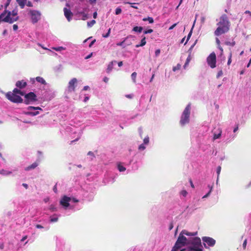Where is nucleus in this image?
Instances as JSON below:
<instances>
[{
	"mask_svg": "<svg viewBox=\"0 0 251 251\" xmlns=\"http://www.w3.org/2000/svg\"><path fill=\"white\" fill-rule=\"evenodd\" d=\"M181 232L172 251H182L188 250L191 246V240L198 237L186 238Z\"/></svg>",
	"mask_w": 251,
	"mask_h": 251,
	"instance_id": "1",
	"label": "nucleus"
},
{
	"mask_svg": "<svg viewBox=\"0 0 251 251\" xmlns=\"http://www.w3.org/2000/svg\"><path fill=\"white\" fill-rule=\"evenodd\" d=\"M217 25L218 26L214 32L216 36H220L229 30L230 22L226 14L221 16L219 19V22L217 23Z\"/></svg>",
	"mask_w": 251,
	"mask_h": 251,
	"instance_id": "2",
	"label": "nucleus"
},
{
	"mask_svg": "<svg viewBox=\"0 0 251 251\" xmlns=\"http://www.w3.org/2000/svg\"><path fill=\"white\" fill-rule=\"evenodd\" d=\"M78 200L73 197H70L67 196H64L60 200V205L63 209L66 210L68 209H72L73 206L71 204L73 203H76Z\"/></svg>",
	"mask_w": 251,
	"mask_h": 251,
	"instance_id": "3",
	"label": "nucleus"
},
{
	"mask_svg": "<svg viewBox=\"0 0 251 251\" xmlns=\"http://www.w3.org/2000/svg\"><path fill=\"white\" fill-rule=\"evenodd\" d=\"M191 110V105L189 103L185 107L180 117L179 124L181 126H184L189 123Z\"/></svg>",
	"mask_w": 251,
	"mask_h": 251,
	"instance_id": "4",
	"label": "nucleus"
},
{
	"mask_svg": "<svg viewBox=\"0 0 251 251\" xmlns=\"http://www.w3.org/2000/svg\"><path fill=\"white\" fill-rule=\"evenodd\" d=\"M77 82V79L75 78H72L69 82L68 87L65 92L67 98H69L72 93L75 92Z\"/></svg>",
	"mask_w": 251,
	"mask_h": 251,
	"instance_id": "5",
	"label": "nucleus"
},
{
	"mask_svg": "<svg viewBox=\"0 0 251 251\" xmlns=\"http://www.w3.org/2000/svg\"><path fill=\"white\" fill-rule=\"evenodd\" d=\"M6 97L8 100H9L15 103L22 102L23 101V99L21 98L20 96L15 94H14L11 92H8L6 94Z\"/></svg>",
	"mask_w": 251,
	"mask_h": 251,
	"instance_id": "6",
	"label": "nucleus"
},
{
	"mask_svg": "<svg viewBox=\"0 0 251 251\" xmlns=\"http://www.w3.org/2000/svg\"><path fill=\"white\" fill-rule=\"evenodd\" d=\"M203 245L205 248L208 249L209 247H213L216 243V241L213 238L204 236L202 237Z\"/></svg>",
	"mask_w": 251,
	"mask_h": 251,
	"instance_id": "7",
	"label": "nucleus"
},
{
	"mask_svg": "<svg viewBox=\"0 0 251 251\" xmlns=\"http://www.w3.org/2000/svg\"><path fill=\"white\" fill-rule=\"evenodd\" d=\"M29 14L32 22L33 23H37L41 19V14L39 11L30 10Z\"/></svg>",
	"mask_w": 251,
	"mask_h": 251,
	"instance_id": "8",
	"label": "nucleus"
},
{
	"mask_svg": "<svg viewBox=\"0 0 251 251\" xmlns=\"http://www.w3.org/2000/svg\"><path fill=\"white\" fill-rule=\"evenodd\" d=\"M207 62L211 68L216 67V56L214 52H212L207 57Z\"/></svg>",
	"mask_w": 251,
	"mask_h": 251,
	"instance_id": "9",
	"label": "nucleus"
},
{
	"mask_svg": "<svg viewBox=\"0 0 251 251\" xmlns=\"http://www.w3.org/2000/svg\"><path fill=\"white\" fill-rule=\"evenodd\" d=\"M27 111L25 113L26 115L34 116L39 114V111L37 110H42L39 107L29 106L27 108Z\"/></svg>",
	"mask_w": 251,
	"mask_h": 251,
	"instance_id": "10",
	"label": "nucleus"
},
{
	"mask_svg": "<svg viewBox=\"0 0 251 251\" xmlns=\"http://www.w3.org/2000/svg\"><path fill=\"white\" fill-rule=\"evenodd\" d=\"M25 102L26 104H28L30 102L34 101L36 100V96L33 92H30L27 94H26L25 96Z\"/></svg>",
	"mask_w": 251,
	"mask_h": 251,
	"instance_id": "11",
	"label": "nucleus"
},
{
	"mask_svg": "<svg viewBox=\"0 0 251 251\" xmlns=\"http://www.w3.org/2000/svg\"><path fill=\"white\" fill-rule=\"evenodd\" d=\"M149 136H146L143 140V143L141 144L138 147V150L140 151H143L145 150L147 146L149 143Z\"/></svg>",
	"mask_w": 251,
	"mask_h": 251,
	"instance_id": "12",
	"label": "nucleus"
},
{
	"mask_svg": "<svg viewBox=\"0 0 251 251\" xmlns=\"http://www.w3.org/2000/svg\"><path fill=\"white\" fill-rule=\"evenodd\" d=\"M71 131H73L74 134H77L76 138L72 141V142H75L78 141L80 138L81 137L82 134V130L81 129H75L72 128L71 129Z\"/></svg>",
	"mask_w": 251,
	"mask_h": 251,
	"instance_id": "13",
	"label": "nucleus"
},
{
	"mask_svg": "<svg viewBox=\"0 0 251 251\" xmlns=\"http://www.w3.org/2000/svg\"><path fill=\"white\" fill-rule=\"evenodd\" d=\"M63 10L65 17L67 18L68 22H70L73 16L72 12L70 9L67 8H64Z\"/></svg>",
	"mask_w": 251,
	"mask_h": 251,
	"instance_id": "14",
	"label": "nucleus"
},
{
	"mask_svg": "<svg viewBox=\"0 0 251 251\" xmlns=\"http://www.w3.org/2000/svg\"><path fill=\"white\" fill-rule=\"evenodd\" d=\"M222 130L220 128H219L217 130L214 131L213 140H215L220 138L222 135Z\"/></svg>",
	"mask_w": 251,
	"mask_h": 251,
	"instance_id": "15",
	"label": "nucleus"
},
{
	"mask_svg": "<svg viewBox=\"0 0 251 251\" xmlns=\"http://www.w3.org/2000/svg\"><path fill=\"white\" fill-rule=\"evenodd\" d=\"M39 165V162L36 161L33 163L31 165H29L28 166L25 167V170L26 171H29L31 170H33L35 169Z\"/></svg>",
	"mask_w": 251,
	"mask_h": 251,
	"instance_id": "16",
	"label": "nucleus"
},
{
	"mask_svg": "<svg viewBox=\"0 0 251 251\" xmlns=\"http://www.w3.org/2000/svg\"><path fill=\"white\" fill-rule=\"evenodd\" d=\"M35 79L39 83L44 84V85H47V83H46L45 80L41 76H37L35 78H31V81L33 83L35 81Z\"/></svg>",
	"mask_w": 251,
	"mask_h": 251,
	"instance_id": "17",
	"label": "nucleus"
},
{
	"mask_svg": "<svg viewBox=\"0 0 251 251\" xmlns=\"http://www.w3.org/2000/svg\"><path fill=\"white\" fill-rule=\"evenodd\" d=\"M116 61H112L109 63L106 70L107 73H110L112 71L113 68V66L116 64Z\"/></svg>",
	"mask_w": 251,
	"mask_h": 251,
	"instance_id": "18",
	"label": "nucleus"
},
{
	"mask_svg": "<svg viewBox=\"0 0 251 251\" xmlns=\"http://www.w3.org/2000/svg\"><path fill=\"white\" fill-rule=\"evenodd\" d=\"M13 171H9L8 170L1 169L0 170V175L4 176H8L12 174Z\"/></svg>",
	"mask_w": 251,
	"mask_h": 251,
	"instance_id": "19",
	"label": "nucleus"
},
{
	"mask_svg": "<svg viewBox=\"0 0 251 251\" xmlns=\"http://www.w3.org/2000/svg\"><path fill=\"white\" fill-rule=\"evenodd\" d=\"M16 85L17 87L23 88L26 86V83L24 80L18 81L16 83Z\"/></svg>",
	"mask_w": 251,
	"mask_h": 251,
	"instance_id": "20",
	"label": "nucleus"
},
{
	"mask_svg": "<svg viewBox=\"0 0 251 251\" xmlns=\"http://www.w3.org/2000/svg\"><path fill=\"white\" fill-rule=\"evenodd\" d=\"M181 232L184 235L191 236L190 237H194L196 235H197V232H189L185 230H183Z\"/></svg>",
	"mask_w": 251,
	"mask_h": 251,
	"instance_id": "21",
	"label": "nucleus"
},
{
	"mask_svg": "<svg viewBox=\"0 0 251 251\" xmlns=\"http://www.w3.org/2000/svg\"><path fill=\"white\" fill-rule=\"evenodd\" d=\"M59 215L55 214L53 215L50 216V223H55L57 222L58 220Z\"/></svg>",
	"mask_w": 251,
	"mask_h": 251,
	"instance_id": "22",
	"label": "nucleus"
},
{
	"mask_svg": "<svg viewBox=\"0 0 251 251\" xmlns=\"http://www.w3.org/2000/svg\"><path fill=\"white\" fill-rule=\"evenodd\" d=\"M117 168L118 170L121 172H123L126 170V168L123 165L122 163H118L117 164Z\"/></svg>",
	"mask_w": 251,
	"mask_h": 251,
	"instance_id": "23",
	"label": "nucleus"
},
{
	"mask_svg": "<svg viewBox=\"0 0 251 251\" xmlns=\"http://www.w3.org/2000/svg\"><path fill=\"white\" fill-rule=\"evenodd\" d=\"M146 44V37L144 36L142 39V40L141 41V43L140 44L136 45L135 47H136V48H139L140 47H143L144 45H145Z\"/></svg>",
	"mask_w": 251,
	"mask_h": 251,
	"instance_id": "24",
	"label": "nucleus"
},
{
	"mask_svg": "<svg viewBox=\"0 0 251 251\" xmlns=\"http://www.w3.org/2000/svg\"><path fill=\"white\" fill-rule=\"evenodd\" d=\"M17 1L21 8H24L26 0H17Z\"/></svg>",
	"mask_w": 251,
	"mask_h": 251,
	"instance_id": "25",
	"label": "nucleus"
},
{
	"mask_svg": "<svg viewBox=\"0 0 251 251\" xmlns=\"http://www.w3.org/2000/svg\"><path fill=\"white\" fill-rule=\"evenodd\" d=\"M127 38H125L124 41H123L122 42H119V43H117V46H121V47H125L126 46H128V45H130V43H128V44H125V42Z\"/></svg>",
	"mask_w": 251,
	"mask_h": 251,
	"instance_id": "26",
	"label": "nucleus"
},
{
	"mask_svg": "<svg viewBox=\"0 0 251 251\" xmlns=\"http://www.w3.org/2000/svg\"><path fill=\"white\" fill-rule=\"evenodd\" d=\"M49 209L51 212H55L57 210V208L56 205L54 204H51L49 207Z\"/></svg>",
	"mask_w": 251,
	"mask_h": 251,
	"instance_id": "27",
	"label": "nucleus"
},
{
	"mask_svg": "<svg viewBox=\"0 0 251 251\" xmlns=\"http://www.w3.org/2000/svg\"><path fill=\"white\" fill-rule=\"evenodd\" d=\"M13 93L15 94L16 95L20 94L21 96H24L25 95V93L21 91L20 90L17 88H15L13 90Z\"/></svg>",
	"mask_w": 251,
	"mask_h": 251,
	"instance_id": "28",
	"label": "nucleus"
},
{
	"mask_svg": "<svg viewBox=\"0 0 251 251\" xmlns=\"http://www.w3.org/2000/svg\"><path fill=\"white\" fill-rule=\"evenodd\" d=\"M87 158L89 159V160H92L95 157L94 153L92 151H89L87 153Z\"/></svg>",
	"mask_w": 251,
	"mask_h": 251,
	"instance_id": "29",
	"label": "nucleus"
},
{
	"mask_svg": "<svg viewBox=\"0 0 251 251\" xmlns=\"http://www.w3.org/2000/svg\"><path fill=\"white\" fill-rule=\"evenodd\" d=\"M52 49L57 51H60L62 50H66L65 47H52Z\"/></svg>",
	"mask_w": 251,
	"mask_h": 251,
	"instance_id": "30",
	"label": "nucleus"
},
{
	"mask_svg": "<svg viewBox=\"0 0 251 251\" xmlns=\"http://www.w3.org/2000/svg\"><path fill=\"white\" fill-rule=\"evenodd\" d=\"M143 30V27L141 26H135L133 28V31L141 33Z\"/></svg>",
	"mask_w": 251,
	"mask_h": 251,
	"instance_id": "31",
	"label": "nucleus"
},
{
	"mask_svg": "<svg viewBox=\"0 0 251 251\" xmlns=\"http://www.w3.org/2000/svg\"><path fill=\"white\" fill-rule=\"evenodd\" d=\"M79 13L82 15L81 19L82 20H86L88 18V14L84 12H80Z\"/></svg>",
	"mask_w": 251,
	"mask_h": 251,
	"instance_id": "32",
	"label": "nucleus"
},
{
	"mask_svg": "<svg viewBox=\"0 0 251 251\" xmlns=\"http://www.w3.org/2000/svg\"><path fill=\"white\" fill-rule=\"evenodd\" d=\"M143 21H149V23L150 24H152L153 23V19L151 17H148V18H143Z\"/></svg>",
	"mask_w": 251,
	"mask_h": 251,
	"instance_id": "33",
	"label": "nucleus"
},
{
	"mask_svg": "<svg viewBox=\"0 0 251 251\" xmlns=\"http://www.w3.org/2000/svg\"><path fill=\"white\" fill-rule=\"evenodd\" d=\"M136 75H137V73L136 72L132 73L131 75V77L132 79V81L134 83H135L136 82Z\"/></svg>",
	"mask_w": 251,
	"mask_h": 251,
	"instance_id": "34",
	"label": "nucleus"
},
{
	"mask_svg": "<svg viewBox=\"0 0 251 251\" xmlns=\"http://www.w3.org/2000/svg\"><path fill=\"white\" fill-rule=\"evenodd\" d=\"M96 23V21L94 20H93L90 22H87V25L88 27H92Z\"/></svg>",
	"mask_w": 251,
	"mask_h": 251,
	"instance_id": "35",
	"label": "nucleus"
},
{
	"mask_svg": "<svg viewBox=\"0 0 251 251\" xmlns=\"http://www.w3.org/2000/svg\"><path fill=\"white\" fill-rule=\"evenodd\" d=\"M221 171V166H218L217 168V169H216V172H217V175H218L217 179V183L218 182V181L219 176L220 175Z\"/></svg>",
	"mask_w": 251,
	"mask_h": 251,
	"instance_id": "36",
	"label": "nucleus"
},
{
	"mask_svg": "<svg viewBox=\"0 0 251 251\" xmlns=\"http://www.w3.org/2000/svg\"><path fill=\"white\" fill-rule=\"evenodd\" d=\"M187 194H188V193H187V192L185 190H182L180 192V195L183 196V197H186V196L187 195Z\"/></svg>",
	"mask_w": 251,
	"mask_h": 251,
	"instance_id": "37",
	"label": "nucleus"
},
{
	"mask_svg": "<svg viewBox=\"0 0 251 251\" xmlns=\"http://www.w3.org/2000/svg\"><path fill=\"white\" fill-rule=\"evenodd\" d=\"M110 32H111V28H109L108 29V30L107 32H106V34H103L102 35V37H104V38H107V37H108L109 36V35H110Z\"/></svg>",
	"mask_w": 251,
	"mask_h": 251,
	"instance_id": "38",
	"label": "nucleus"
},
{
	"mask_svg": "<svg viewBox=\"0 0 251 251\" xmlns=\"http://www.w3.org/2000/svg\"><path fill=\"white\" fill-rule=\"evenodd\" d=\"M207 188L209 189V191L208 192L211 193L213 188V183L212 184H209L207 185Z\"/></svg>",
	"mask_w": 251,
	"mask_h": 251,
	"instance_id": "39",
	"label": "nucleus"
},
{
	"mask_svg": "<svg viewBox=\"0 0 251 251\" xmlns=\"http://www.w3.org/2000/svg\"><path fill=\"white\" fill-rule=\"evenodd\" d=\"M181 67V65L180 64H177L176 66H175L173 68V71L175 72L176 70H178L180 69Z\"/></svg>",
	"mask_w": 251,
	"mask_h": 251,
	"instance_id": "40",
	"label": "nucleus"
},
{
	"mask_svg": "<svg viewBox=\"0 0 251 251\" xmlns=\"http://www.w3.org/2000/svg\"><path fill=\"white\" fill-rule=\"evenodd\" d=\"M122 12V9L120 7H117L115 10L116 15H119Z\"/></svg>",
	"mask_w": 251,
	"mask_h": 251,
	"instance_id": "41",
	"label": "nucleus"
},
{
	"mask_svg": "<svg viewBox=\"0 0 251 251\" xmlns=\"http://www.w3.org/2000/svg\"><path fill=\"white\" fill-rule=\"evenodd\" d=\"M197 43V40L195 41V42H194V43L191 46V47L190 48L188 51L189 52V53L191 54V51H192V49H193V48L194 47V46H195V45Z\"/></svg>",
	"mask_w": 251,
	"mask_h": 251,
	"instance_id": "42",
	"label": "nucleus"
},
{
	"mask_svg": "<svg viewBox=\"0 0 251 251\" xmlns=\"http://www.w3.org/2000/svg\"><path fill=\"white\" fill-rule=\"evenodd\" d=\"M192 28L191 29V31H190V32L189 33V34L187 36V38L186 42L185 43V45L187 43V42H188V41L189 40L190 38L191 37V36L192 35Z\"/></svg>",
	"mask_w": 251,
	"mask_h": 251,
	"instance_id": "43",
	"label": "nucleus"
},
{
	"mask_svg": "<svg viewBox=\"0 0 251 251\" xmlns=\"http://www.w3.org/2000/svg\"><path fill=\"white\" fill-rule=\"evenodd\" d=\"M223 75V73L222 70H220L218 71L217 75V78H219L220 76H221Z\"/></svg>",
	"mask_w": 251,
	"mask_h": 251,
	"instance_id": "44",
	"label": "nucleus"
},
{
	"mask_svg": "<svg viewBox=\"0 0 251 251\" xmlns=\"http://www.w3.org/2000/svg\"><path fill=\"white\" fill-rule=\"evenodd\" d=\"M160 53V49L156 50L155 51V57H158Z\"/></svg>",
	"mask_w": 251,
	"mask_h": 251,
	"instance_id": "45",
	"label": "nucleus"
},
{
	"mask_svg": "<svg viewBox=\"0 0 251 251\" xmlns=\"http://www.w3.org/2000/svg\"><path fill=\"white\" fill-rule=\"evenodd\" d=\"M152 32H153V30L151 29H150L148 30H145L144 31V34H148V33H151Z\"/></svg>",
	"mask_w": 251,
	"mask_h": 251,
	"instance_id": "46",
	"label": "nucleus"
},
{
	"mask_svg": "<svg viewBox=\"0 0 251 251\" xmlns=\"http://www.w3.org/2000/svg\"><path fill=\"white\" fill-rule=\"evenodd\" d=\"M231 53H230L229 54V58H228V61H227V65H229L230 64L231 62Z\"/></svg>",
	"mask_w": 251,
	"mask_h": 251,
	"instance_id": "47",
	"label": "nucleus"
},
{
	"mask_svg": "<svg viewBox=\"0 0 251 251\" xmlns=\"http://www.w3.org/2000/svg\"><path fill=\"white\" fill-rule=\"evenodd\" d=\"M247 239H245L243 242V248L245 249L246 247V246H247Z\"/></svg>",
	"mask_w": 251,
	"mask_h": 251,
	"instance_id": "48",
	"label": "nucleus"
},
{
	"mask_svg": "<svg viewBox=\"0 0 251 251\" xmlns=\"http://www.w3.org/2000/svg\"><path fill=\"white\" fill-rule=\"evenodd\" d=\"M235 137V135H232L231 136H229L228 138H227L226 140H232Z\"/></svg>",
	"mask_w": 251,
	"mask_h": 251,
	"instance_id": "49",
	"label": "nucleus"
},
{
	"mask_svg": "<svg viewBox=\"0 0 251 251\" xmlns=\"http://www.w3.org/2000/svg\"><path fill=\"white\" fill-rule=\"evenodd\" d=\"M103 81L105 83H107L108 81H109V78L105 76L103 78Z\"/></svg>",
	"mask_w": 251,
	"mask_h": 251,
	"instance_id": "50",
	"label": "nucleus"
},
{
	"mask_svg": "<svg viewBox=\"0 0 251 251\" xmlns=\"http://www.w3.org/2000/svg\"><path fill=\"white\" fill-rule=\"evenodd\" d=\"M211 193H209V192H207V193L204 196H203L202 198V199H205V198H207L208 197H209L210 196Z\"/></svg>",
	"mask_w": 251,
	"mask_h": 251,
	"instance_id": "51",
	"label": "nucleus"
},
{
	"mask_svg": "<svg viewBox=\"0 0 251 251\" xmlns=\"http://www.w3.org/2000/svg\"><path fill=\"white\" fill-rule=\"evenodd\" d=\"M238 130V126L236 125L235 127L233 129V132L235 133L236 131H237Z\"/></svg>",
	"mask_w": 251,
	"mask_h": 251,
	"instance_id": "52",
	"label": "nucleus"
},
{
	"mask_svg": "<svg viewBox=\"0 0 251 251\" xmlns=\"http://www.w3.org/2000/svg\"><path fill=\"white\" fill-rule=\"evenodd\" d=\"M177 24L176 23V24H174V25H173L171 26H170L169 28V30H172L173 29L176 25Z\"/></svg>",
	"mask_w": 251,
	"mask_h": 251,
	"instance_id": "53",
	"label": "nucleus"
},
{
	"mask_svg": "<svg viewBox=\"0 0 251 251\" xmlns=\"http://www.w3.org/2000/svg\"><path fill=\"white\" fill-rule=\"evenodd\" d=\"M35 226H36V228H40V229H42V228H44V227L40 225H36Z\"/></svg>",
	"mask_w": 251,
	"mask_h": 251,
	"instance_id": "54",
	"label": "nucleus"
},
{
	"mask_svg": "<svg viewBox=\"0 0 251 251\" xmlns=\"http://www.w3.org/2000/svg\"><path fill=\"white\" fill-rule=\"evenodd\" d=\"M27 238V236L25 235V236H24L22 238V239L21 240V242H23L24 241H25Z\"/></svg>",
	"mask_w": 251,
	"mask_h": 251,
	"instance_id": "55",
	"label": "nucleus"
},
{
	"mask_svg": "<svg viewBox=\"0 0 251 251\" xmlns=\"http://www.w3.org/2000/svg\"><path fill=\"white\" fill-rule=\"evenodd\" d=\"M26 5L29 7H32L33 6L32 3L30 1H28L26 3Z\"/></svg>",
	"mask_w": 251,
	"mask_h": 251,
	"instance_id": "56",
	"label": "nucleus"
},
{
	"mask_svg": "<svg viewBox=\"0 0 251 251\" xmlns=\"http://www.w3.org/2000/svg\"><path fill=\"white\" fill-rule=\"evenodd\" d=\"M189 63V62H188V61H186V62H185V64H184V65L183 66V67H184V69H186V67H187V66L188 65Z\"/></svg>",
	"mask_w": 251,
	"mask_h": 251,
	"instance_id": "57",
	"label": "nucleus"
},
{
	"mask_svg": "<svg viewBox=\"0 0 251 251\" xmlns=\"http://www.w3.org/2000/svg\"><path fill=\"white\" fill-rule=\"evenodd\" d=\"M130 4H131V7L135 8V9H137L138 8L135 5V3H130Z\"/></svg>",
	"mask_w": 251,
	"mask_h": 251,
	"instance_id": "58",
	"label": "nucleus"
},
{
	"mask_svg": "<svg viewBox=\"0 0 251 251\" xmlns=\"http://www.w3.org/2000/svg\"><path fill=\"white\" fill-rule=\"evenodd\" d=\"M50 200V199L49 197H47L44 199V201L46 203L48 202Z\"/></svg>",
	"mask_w": 251,
	"mask_h": 251,
	"instance_id": "59",
	"label": "nucleus"
},
{
	"mask_svg": "<svg viewBox=\"0 0 251 251\" xmlns=\"http://www.w3.org/2000/svg\"><path fill=\"white\" fill-rule=\"evenodd\" d=\"M13 29L14 30H16L18 29V25H14L13 26Z\"/></svg>",
	"mask_w": 251,
	"mask_h": 251,
	"instance_id": "60",
	"label": "nucleus"
},
{
	"mask_svg": "<svg viewBox=\"0 0 251 251\" xmlns=\"http://www.w3.org/2000/svg\"><path fill=\"white\" fill-rule=\"evenodd\" d=\"M89 87L88 86H85L83 87V90L84 91H86L89 89Z\"/></svg>",
	"mask_w": 251,
	"mask_h": 251,
	"instance_id": "61",
	"label": "nucleus"
},
{
	"mask_svg": "<svg viewBox=\"0 0 251 251\" xmlns=\"http://www.w3.org/2000/svg\"><path fill=\"white\" fill-rule=\"evenodd\" d=\"M93 18H94V19L97 18V12H95L93 13Z\"/></svg>",
	"mask_w": 251,
	"mask_h": 251,
	"instance_id": "62",
	"label": "nucleus"
},
{
	"mask_svg": "<svg viewBox=\"0 0 251 251\" xmlns=\"http://www.w3.org/2000/svg\"><path fill=\"white\" fill-rule=\"evenodd\" d=\"M22 185L25 188V189H27L28 187V186L27 184L26 183H23Z\"/></svg>",
	"mask_w": 251,
	"mask_h": 251,
	"instance_id": "63",
	"label": "nucleus"
},
{
	"mask_svg": "<svg viewBox=\"0 0 251 251\" xmlns=\"http://www.w3.org/2000/svg\"><path fill=\"white\" fill-rule=\"evenodd\" d=\"M89 97H88V96H86V97H85V98H84V102H86V101H87V100H89Z\"/></svg>",
	"mask_w": 251,
	"mask_h": 251,
	"instance_id": "64",
	"label": "nucleus"
}]
</instances>
